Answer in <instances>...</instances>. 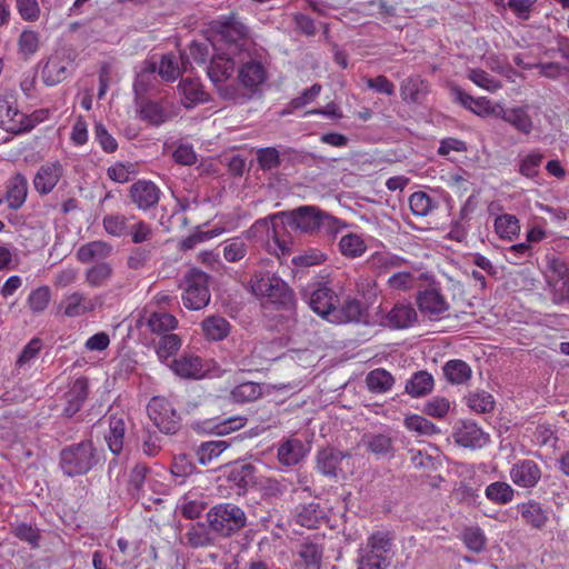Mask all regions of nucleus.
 I'll return each mask as SVG.
<instances>
[{
	"label": "nucleus",
	"instance_id": "obj_1",
	"mask_svg": "<svg viewBox=\"0 0 569 569\" xmlns=\"http://www.w3.org/2000/svg\"><path fill=\"white\" fill-rule=\"evenodd\" d=\"M103 462V450L91 439L68 445L59 452V468L69 478L88 475Z\"/></svg>",
	"mask_w": 569,
	"mask_h": 569
},
{
	"label": "nucleus",
	"instance_id": "obj_2",
	"mask_svg": "<svg viewBox=\"0 0 569 569\" xmlns=\"http://www.w3.org/2000/svg\"><path fill=\"white\" fill-rule=\"evenodd\" d=\"M238 74L233 88H223L224 100L234 103L247 102L257 88L267 79L263 64L251 57L250 50L238 54Z\"/></svg>",
	"mask_w": 569,
	"mask_h": 569
},
{
	"label": "nucleus",
	"instance_id": "obj_3",
	"mask_svg": "<svg viewBox=\"0 0 569 569\" xmlns=\"http://www.w3.org/2000/svg\"><path fill=\"white\" fill-rule=\"evenodd\" d=\"M246 289L257 299L278 308L288 309L295 301V293L291 288L271 271H254Z\"/></svg>",
	"mask_w": 569,
	"mask_h": 569
},
{
	"label": "nucleus",
	"instance_id": "obj_4",
	"mask_svg": "<svg viewBox=\"0 0 569 569\" xmlns=\"http://www.w3.org/2000/svg\"><path fill=\"white\" fill-rule=\"evenodd\" d=\"M207 521L211 531L222 538H229L247 526V515L239 506L223 502L210 508Z\"/></svg>",
	"mask_w": 569,
	"mask_h": 569
},
{
	"label": "nucleus",
	"instance_id": "obj_5",
	"mask_svg": "<svg viewBox=\"0 0 569 569\" xmlns=\"http://www.w3.org/2000/svg\"><path fill=\"white\" fill-rule=\"evenodd\" d=\"M212 29L233 54L248 52L252 47L249 28L236 14L219 17Z\"/></svg>",
	"mask_w": 569,
	"mask_h": 569
},
{
	"label": "nucleus",
	"instance_id": "obj_6",
	"mask_svg": "<svg viewBox=\"0 0 569 569\" xmlns=\"http://www.w3.org/2000/svg\"><path fill=\"white\" fill-rule=\"evenodd\" d=\"M543 278L552 303H566L569 299V263L562 258L547 254Z\"/></svg>",
	"mask_w": 569,
	"mask_h": 569
},
{
	"label": "nucleus",
	"instance_id": "obj_7",
	"mask_svg": "<svg viewBox=\"0 0 569 569\" xmlns=\"http://www.w3.org/2000/svg\"><path fill=\"white\" fill-rule=\"evenodd\" d=\"M182 302L189 310H201L211 299L209 290V276L197 268L189 269L182 283Z\"/></svg>",
	"mask_w": 569,
	"mask_h": 569
},
{
	"label": "nucleus",
	"instance_id": "obj_8",
	"mask_svg": "<svg viewBox=\"0 0 569 569\" xmlns=\"http://www.w3.org/2000/svg\"><path fill=\"white\" fill-rule=\"evenodd\" d=\"M147 413L154 427L164 435H176L181 427V417L164 397H153L147 406Z\"/></svg>",
	"mask_w": 569,
	"mask_h": 569
},
{
	"label": "nucleus",
	"instance_id": "obj_9",
	"mask_svg": "<svg viewBox=\"0 0 569 569\" xmlns=\"http://www.w3.org/2000/svg\"><path fill=\"white\" fill-rule=\"evenodd\" d=\"M302 298L308 306L320 317L330 319L336 318L339 298L336 292L326 283H309L302 290Z\"/></svg>",
	"mask_w": 569,
	"mask_h": 569
},
{
	"label": "nucleus",
	"instance_id": "obj_10",
	"mask_svg": "<svg viewBox=\"0 0 569 569\" xmlns=\"http://www.w3.org/2000/svg\"><path fill=\"white\" fill-rule=\"evenodd\" d=\"M232 52H224L220 54H216L212 57L210 64L207 68V73L209 79L214 84L219 96L224 100V94L222 92L223 88L231 89L236 83V78H233L236 64H238V60H233L230 58Z\"/></svg>",
	"mask_w": 569,
	"mask_h": 569
},
{
	"label": "nucleus",
	"instance_id": "obj_11",
	"mask_svg": "<svg viewBox=\"0 0 569 569\" xmlns=\"http://www.w3.org/2000/svg\"><path fill=\"white\" fill-rule=\"evenodd\" d=\"M0 128L16 134L32 129V123L19 111L12 97L0 96Z\"/></svg>",
	"mask_w": 569,
	"mask_h": 569
},
{
	"label": "nucleus",
	"instance_id": "obj_12",
	"mask_svg": "<svg viewBox=\"0 0 569 569\" xmlns=\"http://www.w3.org/2000/svg\"><path fill=\"white\" fill-rule=\"evenodd\" d=\"M128 197L137 209L149 211L158 206L161 190L151 180L140 179L129 187Z\"/></svg>",
	"mask_w": 569,
	"mask_h": 569
},
{
	"label": "nucleus",
	"instance_id": "obj_13",
	"mask_svg": "<svg viewBox=\"0 0 569 569\" xmlns=\"http://www.w3.org/2000/svg\"><path fill=\"white\" fill-rule=\"evenodd\" d=\"M287 223L301 232L315 233L320 231L322 210L316 206H301L291 211L282 213Z\"/></svg>",
	"mask_w": 569,
	"mask_h": 569
},
{
	"label": "nucleus",
	"instance_id": "obj_14",
	"mask_svg": "<svg viewBox=\"0 0 569 569\" xmlns=\"http://www.w3.org/2000/svg\"><path fill=\"white\" fill-rule=\"evenodd\" d=\"M529 104H521L511 108H500L496 117L510 124L517 132L529 136L536 128L537 114H531Z\"/></svg>",
	"mask_w": 569,
	"mask_h": 569
},
{
	"label": "nucleus",
	"instance_id": "obj_15",
	"mask_svg": "<svg viewBox=\"0 0 569 569\" xmlns=\"http://www.w3.org/2000/svg\"><path fill=\"white\" fill-rule=\"evenodd\" d=\"M100 297H89L81 291H73L63 297L59 310L64 317L77 318L93 312L101 306Z\"/></svg>",
	"mask_w": 569,
	"mask_h": 569
},
{
	"label": "nucleus",
	"instance_id": "obj_16",
	"mask_svg": "<svg viewBox=\"0 0 569 569\" xmlns=\"http://www.w3.org/2000/svg\"><path fill=\"white\" fill-rule=\"evenodd\" d=\"M452 436L458 446L473 450L485 447L490 441L489 433L469 420L457 425Z\"/></svg>",
	"mask_w": 569,
	"mask_h": 569
},
{
	"label": "nucleus",
	"instance_id": "obj_17",
	"mask_svg": "<svg viewBox=\"0 0 569 569\" xmlns=\"http://www.w3.org/2000/svg\"><path fill=\"white\" fill-rule=\"evenodd\" d=\"M509 476L516 486L525 489H532L540 481L542 471L536 461L531 459H521L512 465Z\"/></svg>",
	"mask_w": 569,
	"mask_h": 569
},
{
	"label": "nucleus",
	"instance_id": "obj_18",
	"mask_svg": "<svg viewBox=\"0 0 569 569\" xmlns=\"http://www.w3.org/2000/svg\"><path fill=\"white\" fill-rule=\"evenodd\" d=\"M349 457L347 452L335 448H322L316 456V469L326 477L338 478L342 472L341 463Z\"/></svg>",
	"mask_w": 569,
	"mask_h": 569
},
{
	"label": "nucleus",
	"instance_id": "obj_19",
	"mask_svg": "<svg viewBox=\"0 0 569 569\" xmlns=\"http://www.w3.org/2000/svg\"><path fill=\"white\" fill-rule=\"evenodd\" d=\"M64 174V168L59 161L46 162L40 166L34 178V189L40 194L50 193Z\"/></svg>",
	"mask_w": 569,
	"mask_h": 569
},
{
	"label": "nucleus",
	"instance_id": "obj_20",
	"mask_svg": "<svg viewBox=\"0 0 569 569\" xmlns=\"http://www.w3.org/2000/svg\"><path fill=\"white\" fill-rule=\"evenodd\" d=\"M419 310L430 317L440 316L449 310V303L437 288L419 291L416 298Z\"/></svg>",
	"mask_w": 569,
	"mask_h": 569
},
{
	"label": "nucleus",
	"instance_id": "obj_21",
	"mask_svg": "<svg viewBox=\"0 0 569 569\" xmlns=\"http://www.w3.org/2000/svg\"><path fill=\"white\" fill-rule=\"evenodd\" d=\"M177 326L178 320L176 317L164 311L146 313L137 320V328L146 327L151 333L159 336L170 333Z\"/></svg>",
	"mask_w": 569,
	"mask_h": 569
},
{
	"label": "nucleus",
	"instance_id": "obj_22",
	"mask_svg": "<svg viewBox=\"0 0 569 569\" xmlns=\"http://www.w3.org/2000/svg\"><path fill=\"white\" fill-rule=\"evenodd\" d=\"M88 397V379L84 377L73 381L70 389L66 392V406L62 413L67 418L73 417L83 406Z\"/></svg>",
	"mask_w": 569,
	"mask_h": 569
},
{
	"label": "nucleus",
	"instance_id": "obj_23",
	"mask_svg": "<svg viewBox=\"0 0 569 569\" xmlns=\"http://www.w3.org/2000/svg\"><path fill=\"white\" fill-rule=\"evenodd\" d=\"M307 453L308 448L302 440L291 437L279 445L277 458L282 466L293 467L298 465Z\"/></svg>",
	"mask_w": 569,
	"mask_h": 569
},
{
	"label": "nucleus",
	"instance_id": "obj_24",
	"mask_svg": "<svg viewBox=\"0 0 569 569\" xmlns=\"http://www.w3.org/2000/svg\"><path fill=\"white\" fill-rule=\"evenodd\" d=\"M418 320L416 309L410 302H397L387 313L385 321L393 329H406Z\"/></svg>",
	"mask_w": 569,
	"mask_h": 569
},
{
	"label": "nucleus",
	"instance_id": "obj_25",
	"mask_svg": "<svg viewBox=\"0 0 569 569\" xmlns=\"http://www.w3.org/2000/svg\"><path fill=\"white\" fill-rule=\"evenodd\" d=\"M126 432V415H111L109 417V431L106 433L104 439L109 450L116 456L120 455L123 449Z\"/></svg>",
	"mask_w": 569,
	"mask_h": 569
},
{
	"label": "nucleus",
	"instance_id": "obj_26",
	"mask_svg": "<svg viewBox=\"0 0 569 569\" xmlns=\"http://www.w3.org/2000/svg\"><path fill=\"white\" fill-rule=\"evenodd\" d=\"M70 61L58 54L48 58L41 69V79L47 86H56L68 77Z\"/></svg>",
	"mask_w": 569,
	"mask_h": 569
},
{
	"label": "nucleus",
	"instance_id": "obj_27",
	"mask_svg": "<svg viewBox=\"0 0 569 569\" xmlns=\"http://www.w3.org/2000/svg\"><path fill=\"white\" fill-rule=\"evenodd\" d=\"M429 93V83L420 76H410L400 83V96L407 103H422Z\"/></svg>",
	"mask_w": 569,
	"mask_h": 569
},
{
	"label": "nucleus",
	"instance_id": "obj_28",
	"mask_svg": "<svg viewBox=\"0 0 569 569\" xmlns=\"http://www.w3.org/2000/svg\"><path fill=\"white\" fill-rule=\"evenodd\" d=\"M455 101L478 116H486L495 112L491 102L486 97L475 98L459 87L450 89Z\"/></svg>",
	"mask_w": 569,
	"mask_h": 569
},
{
	"label": "nucleus",
	"instance_id": "obj_29",
	"mask_svg": "<svg viewBox=\"0 0 569 569\" xmlns=\"http://www.w3.org/2000/svg\"><path fill=\"white\" fill-rule=\"evenodd\" d=\"M170 368L177 376L189 379L201 378L206 372L202 359L193 355H183L174 359Z\"/></svg>",
	"mask_w": 569,
	"mask_h": 569
},
{
	"label": "nucleus",
	"instance_id": "obj_30",
	"mask_svg": "<svg viewBox=\"0 0 569 569\" xmlns=\"http://www.w3.org/2000/svg\"><path fill=\"white\" fill-rule=\"evenodd\" d=\"M435 388V379L426 370H419L406 381L405 392L411 398L418 399L430 395Z\"/></svg>",
	"mask_w": 569,
	"mask_h": 569
},
{
	"label": "nucleus",
	"instance_id": "obj_31",
	"mask_svg": "<svg viewBox=\"0 0 569 569\" xmlns=\"http://www.w3.org/2000/svg\"><path fill=\"white\" fill-rule=\"evenodd\" d=\"M28 194V180L21 173H16L11 177L7 184V192L4 196L8 207L17 210L23 206Z\"/></svg>",
	"mask_w": 569,
	"mask_h": 569
},
{
	"label": "nucleus",
	"instance_id": "obj_32",
	"mask_svg": "<svg viewBox=\"0 0 569 569\" xmlns=\"http://www.w3.org/2000/svg\"><path fill=\"white\" fill-rule=\"evenodd\" d=\"M363 446L377 457L393 456V438L389 432L368 433L362 438Z\"/></svg>",
	"mask_w": 569,
	"mask_h": 569
},
{
	"label": "nucleus",
	"instance_id": "obj_33",
	"mask_svg": "<svg viewBox=\"0 0 569 569\" xmlns=\"http://www.w3.org/2000/svg\"><path fill=\"white\" fill-rule=\"evenodd\" d=\"M293 519L301 527L315 529L325 519V513L319 503L310 502L299 505L296 508Z\"/></svg>",
	"mask_w": 569,
	"mask_h": 569
},
{
	"label": "nucleus",
	"instance_id": "obj_34",
	"mask_svg": "<svg viewBox=\"0 0 569 569\" xmlns=\"http://www.w3.org/2000/svg\"><path fill=\"white\" fill-rule=\"evenodd\" d=\"M113 273V267L110 262L100 261L86 270L84 281L90 288L106 287L111 281Z\"/></svg>",
	"mask_w": 569,
	"mask_h": 569
},
{
	"label": "nucleus",
	"instance_id": "obj_35",
	"mask_svg": "<svg viewBox=\"0 0 569 569\" xmlns=\"http://www.w3.org/2000/svg\"><path fill=\"white\" fill-rule=\"evenodd\" d=\"M112 254V246L106 241L97 240L81 246L77 251V258L82 263L93 260L104 261Z\"/></svg>",
	"mask_w": 569,
	"mask_h": 569
},
{
	"label": "nucleus",
	"instance_id": "obj_36",
	"mask_svg": "<svg viewBox=\"0 0 569 569\" xmlns=\"http://www.w3.org/2000/svg\"><path fill=\"white\" fill-rule=\"evenodd\" d=\"M247 419L241 416L229 418H214L206 420L202 429L207 432L216 433L219 436L228 435L244 427Z\"/></svg>",
	"mask_w": 569,
	"mask_h": 569
},
{
	"label": "nucleus",
	"instance_id": "obj_37",
	"mask_svg": "<svg viewBox=\"0 0 569 569\" xmlns=\"http://www.w3.org/2000/svg\"><path fill=\"white\" fill-rule=\"evenodd\" d=\"M183 97L182 103L186 108H193L198 103L207 101V93L198 79L184 78L179 83Z\"/></svg>",
	"mask_w": 569,
	"mask_h": 569
},
{
	"label": "nucleus",
	"instance_id": "obj_38",
	"mask_svg": "<svg viewBox=\"0 0 569 569\" xmlns=\"http://www.w3.org/2000/svg\"><path fill=\"white\" fill-rule=\"evenodd\" d=\"M227 479L239 489L246 490L256 483V467L251 463H234L230 467Z\"/></svg>",
	"mask_w": 569,
	"mask_h": 569
},
{
	"label": "nucleus",
	"instance_id": "obj_39",
	"mask_svg": "<svg viewBox=\"0 0 569 569\" xmlns=\"http://www.w3.org/2000/svg\"><path fill=\"white\" fill-rule=\"evenodd\" d=\"M367 263L371 269L381 273L402 268L408 261L398 254L383 251L372 253Z\"/></svg>",
	"mask_w": 569,
	"mask_h": 569
},
{
	"label": "nucleus",
	"instance_id": "obj_40",
	"mask_svg": "<svg viewBox=\"0 0 569 569\" xmlns=\"http://www.w3.org/2000/svg\"><path fill=\"white\" fill-rule=\"evenodd\" d=\"M132 220H134V216L127 217L119 212L109 213L103 217L102 227L108 234L121 238L129 234Z\"/></svg>",
	"mask_w": 569,
	"mask_h": 569
},
{
	"label": "nucleus",
	"instance_id": "obj_41",
	"mask_svg": "<svg viewBox=\"0 0 569 569\" xmlns=\"http://www.w3.org/2000/svg\"><path fill=\"white\" fill-rule=\"evenodd\" d=\"M396 380L393 376L383 368L369 371L366 376V385L372 393H386L390 391Z\"/></svg>",
	"mask_w": 569,
	"mask_h": 569
},
{
	"label": "nucleus",
	"instance_id": "obj_42",
	"mask_svg": "<svg viewBox=\"0 0 569 569\" xmlns=\"http://www.w3.org/2000/svg\"><path fill=\"white\" fill-rule=\"evenodd\" d=\"M201 328L204 337L212 341H221L227 338L230 332L229 321L220 316L207 317L201 322Z\"/></svg>",
	"mask_w": 569,
	"mask_h": 569
},
{
	"label": "nucleus",
	"instance_id": "obj_43",
	"mask_svg": "<svg viewBox=\"0 0 569 569\" xmlns=\"http://www.w3.org/2000/svg\"><path fill=\"white\" fill-rule=\"evenodd\" d=\"M518 509L526 523L532 528L541 529L546 526L548 516L539 502L529 500L519 505Z\"/></svg>",
	"mask_w": 569,
	"mask_h": 569
},
{
	"label": "nucleus",
	"instance_id": "obj_44",
	"mask_svg": "<svg viewBox=\"0 0 569 569\" xmlns=\"http://www.w3.org/2000/svg\"><path fill=\"white\" fill-rule=\"evenodd\" d=\"M138 557V546L120 538L117 541V549L112 550L110 559L116 566L128 567L131 566Z\"/></svg>",
	"mask_w": 569,
	"mask_h": 569
},
{
	"label": "nucleus",
	"instance_id": "obj_45",
	"mask_svg": "<svg viewBox=\"0 0 569 569\" xmlns=\"http://www.w3.org/2000/svg\"><path fill=\"white\" fill-rule=\"evenodd\" d=\"M446 379L452 385H462L470 380L472 370L470 366L459 359L449 360L442 368Z\"/></svg>",
	"mask_w": 569,
	"mask_h": 569
},
{
	"label": "nucleus",
	"instance_id": "obj_46",
	"mask_svg": "<svg viewBox=\"0 0 569 569\" xmlns=\"http://www.w3.org/2000/svg\"><path fill=\"white\" fill-rule=\"evenodd\" d=\"M228 447L229 443L223 440L202 442L196 451L198 462L202 466L216 462Z\"/></svg>",
	"mask_w": 569,
	"mask_h": 569
},
{
	"label": "nucleus",
	"instance_id": "obj_47",
	"mask_svg": "<svg viewBox=\"0 0 569 569\" xmlns=\"http://www.w3.org/2000/svg\"><path fill=\"white\" fill-rule=\"evenodd\" d=\"M515 489L505 481H495L487 486L486 498L495 505H508L515 498Z\"/></svg>",
	"mask_w": 569,
	"mask_h": 569
},
{
	"label": "nucleus",
	"instance_id": "obj_48",
	"mask_svg": "<svg viewBox=\"0 0 569 569\" xmlns=\"http://www.w3.org/2000/svg\"><path fill=\"white\" fill-rule=\"evenodd\" d=\"M495 231L500 239L512 241L520 232L518 218L510 213L498 216L495 220Z\"/></svg>",
	"mask_w": 569,
	"mask_h": 569
},
{
	"label": "nucleus",
	"instance_id": "obj_49",
	"mask_svg": "<svg viewBox=\"0 0 569 569\" xmlns=\"http://www.w3.org/2000/svg\"><path fill=\"white\" fill-rule=\"evenodd\" d=\"M338 246L341 254L350 259L361 257L367 250L365 240L353 232L342 236Z\"/></svg>",
	"mask_w": 569,
	"mask_h": 569
},
{
	"label": "nucleus",
	"instance_id": "obj_50",
	"mask_svg": "<svg viewBox=\"0 0 569 569\" xmlns=\"http://www.w3.org/2000/svg\"><path fill=\"white\" fill-rule=\"evenodd\" d=\"M209 530L210 528L200 522L190 526L184 535L187 545L191 548H202L212 545L213 539Z\"/></svg>",
	"mask_w": 569,
	"mask_h": 569
},
{
	"label": "nucleus",
	"instance_id": "obj_51",
	"mask_svg": "<svg viewBox=\"0 0 569 569\" xmlns=\"http://www.w3.org/2000/svg\"><path fill=\"white\" fill-rule=\"evenodd\" d=\"M262 388L259 383L247 381L236 386L230 393L232 401L238 403L251 402L260 398Z\"/></svg>",
	"mask_w": 569,
	"mask_h": 569
},
{
	"label": "nucleus",
	"instance_id": "obj_52",
	"mask_svg": "<svg viewBox=\"0 0 569 569\" xmlns=\"http://www.w3.org/2000/svg\"><path fill=\"white\" fill-rule=\"evenodd\" d=\"M409 207L415 216L426 217L438 207V202L426 192L416 191L409 197Z\"/></svg>",
	"mask_w": 569,
	"mask_h": 569
},
{
	"label": "nucleus",
	"instance_id": "obj_53",
	"mask_svg": "<svg viewBox=\"0 0 569 569\" xmlns=\"http://www.w3.org/2000/svg\"><path fill=\"white\" fill-rule=\"evenodd\" d=\"M223 258L228 262H238L242 260L248 252V244L240 237L230 238L220 243Z\"/></svg>",
	"mask_w": 569,
	"mask_h": 569
},
{
	"label": "nucleus",
	"instance_id": "obj_54",
	"mask_svg": "<svg viewBox=\"0 0 569 569\" xmlns=\"http://www.w3.org/2000/svg\"><path fill=\"white\" fill-rule=\"evenodd\" d=\"M40 46V34L39 32L31 30V29H24L18 39V53L23 59H29L33 54L37 53Z\"/></svg>",
	"mask_w": 569,
	"mask_h": 569
},
{
	"label": "nucleus",
	"instance_id": "obj_55",
	"mask_svg": "<svg viewBox=\"0 0 569 569\" xmlns=\"http://www.w3.org/2000/svg\"><path fill=\"white\" fill-rule=\"evenodd\" d=\"M363 312L365 308L359 300L355 298H348L345 300L341 309L337 311L336 318L330 320L333 321L339 319L346 322H359L363 316Z\"/></svg>",
	"mask_w": 569,
	"mask_h": 569
},
{
	"label": "nucleus",
	"instance_id": "obj_56",
	"mask_svg": "<svg viewBox=\"0 0 569 569\" xmlns=\"http://www.w3.org/2000/svg\"><path fill=\"white\" fill-rule=\"evenodd\" d=\"M403 423L408 430L415 431L421 436H433L440 433V429L435 423L419 415L407 417Z\"/></svg>",
	"mask_w": 569,
	"mask_h": 569
},
{
	"label": "nucleus",
	"instance_id": "obj_57",
	"mask_svg": "<svg viewBox=\"0 0 569 569\" xmlns=\"http://www.w3.org/2000/svg\"><path fill=\"white\" fill-rule=\"evenodd\" d=\"M149 468L146 465H136L129 476L128 491L134 498H139L144 492V482Z\"/></svg>",
	"mask_w": 569,
	"mask_h": 569
},
{
	"label": "nucleus",
	"instance_id": "obj_58",
	"mask_svg": "<svg viewBox=\"0 0 569 569\" xmlns=\"http://www.w3.org/2000/svg\"><path fill=\"white\" fill-rule=\"evenodd\" d=\"M181 346V339L178 335L174 333H168L161 336L158 347H157V355L159 359L164 362L170 357L174 356L176 352L179 350Z\"/></svg>",
	"mask_w": 569,
	"mask_h": 569
},
{
	"label": "nucleus",
	"instance_id": "obj_59",
	"mask_svg": "<svg viewBox=\"0 0 569 569\" xmlns=\"http://www.w3.org/2000/svg\"><path fill=\"white\" fill-rule=\"evenodd\" d=\"M467 77L471 80L476 86L488 90L490 92H496L501 88V82L489 76L485 70L479 68H472L468 70Z\"/></svg>",
	"mask_w": 569,
	"mask_h": 569
},
{
	"label": "nucleus",
	"instance_id": "obj_60",
	"mask_svg": "<svg viewBox=\"0 0 569 569\" xmlns=\"http://www.w3.org/2000/svg\"><path fill=\"white\" fill-rule=\"evenodd\" d=\"M140 118L152 126H160L168 119L163 108L153 101H148L141 107Z\"/></svg>",
	"mask_w": 569,
	"mask_h": 569
},
{
	"label": "nucleus",
	"instance_id": "obj_61",
	"mask_svg": "<svg viewBox=\"0 0 569 569\" xmlns=\"http://www.w3.org/2000/svg\"><path fill=\"white\" fill-rule=\"evenodd\" d=\"M152 257V248L148 246L134 247L127 258V267L131 270H141L147 267Z\"/></svg>",
	"mask_w": 569,
	"mask_h": 569
},
{
	"label": "nucleus",
	"instance_id": "obj_62",
	"mask_svg": "<svg viewBox=\"0 0 569 569\" xmlns=\"http://www.w3.org/2000/svg\"><path fill=\"white\" fill-rule=\"evenodd\" d=\"M467 405L477 413H486L493 409L495 401L489 392L477 391L467 397Z\"/></svg>",
	"mask_w": 569,
	"mask_h": 569
},
{
	"label": "nucleus",
	"instance_id": "obj_63",
	"mask_svg": "<svg viewBox=\"0 0 569 569\" xmlns=\"http://www.w3.org/2000/svg\"><path fill=\"white\" fill-rule=\"evenodd\" d=\"M50 299V289L47 286H42L30 292L27 303L33 313H40L46 310Z\"/></svg>",
	"mask_w": 569,
	"mask_h": 569
},
{
	"label": "nucleus",
	"instance_id": "obj_64",
	"mask_svg": "<svg viewBox=\"0 0 569 569\" xmlns=\"http://www.w3.org/2000/svg\"><path fill=\"white\" fill-rule=\"evenodd\" d=\"M359 553L358 569H386L389 566L386 556L370 552L363 547L360 548Z\"/></svg>",
	"mask_w": 569,
	"mask_h": 569
}]
</instances>
